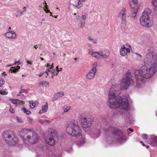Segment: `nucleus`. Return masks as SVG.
<instances>
[{
  "mask_svg": "<svg viewBox=\"0 0 157 157\" xmlns=\"http://www.w3.org/2000/svg\"><path fill=\"white\" fill-rule=\"evenodd\" d=\"M57 137H49L44 138L45 140L46 143L49 145L53 146L55 144L56 139Z\"/></svg>",
  "mask_w": 157,
  "mask_h": 157,
  "instance_id": "obj_14",
  "label": "nucleus"
},
{
  "mask_svg": "<svg viewBox=\"0 0 157 157\" xmlns=\"http://www.w3.org/2000/svg\"><path fill=\"white\" fill-rule=\"evenodd\" d=\"M152 3V5L155 7H157V0H153Z\"/></svg>",
  "mask_w": 157,
  "mask_h": 157,
  "instance_id": "obj_37",
  "label": "nucleus"
},
{
  "mask_svg": "<svg viewBox=\"0 0 157 157\" xmlns=\"http://www.w3.org/2000/svg\"><path fill=\"white\" fill-rule=\"evenodd\" d=\"M156 58V54L153 52H151L147 54L144 60V65L148 67H152L153 65V68L154 69L155 67H157Z\"/></svg>",
  "mask_w": 157,
  "mask_h": 157,
  "instance_id": "obj_7",
  "label": "nucleus"
},
{
  "mask_svg": "<svg viewBox=\"0 0 157 157\" xmlns=\"http://www.w3.org/2000/svg\"><path fill=\"white\" fill-rule=\"evenodd\" d=\"M87 45L89 47H91L92 46V44L90 43H88L87 44Z\"/></svg>",
  "mask_w": 157,
  "mask_h": 157,
  "instance_id": "obj_52",
  "label": "nucleus"
},
{
  "mask_svg": "<svg viewBox=\"0 0 157 157\" xmlns=\"http://www.w3.org/2000/svg\"><path fill=\"white\" fill-rule=\"evenodd\" d=\"M19 61H16L13 64H11V65H9V66H11L12 65H14V64H19Z\"/></svg>",
  "mask_w": 157,
  "mask_h": 157,
  "instance_id": "obj_48",
  "label": "nucleus"
},
{
  "mask_svg": "<svg viewBox=\"0 0 157 157\" xmlns=\"http://www.w3.org/2000/svg\"><path fill=\"white\" fill-rule=\"evenodd\" d=\"M82 139L80 140H79L77 142V144L78 146L80 147L83 145L85 143L86 141H85V138L84 137H82V136H80Z\"/></svg>",
  "mask_w": 157,
  "mask_h": 157,
  "instance_id": "obj_20",
  "label": "nucleus"
},
{
  "mask_svg": "<svg viewBox=\"0 0 157 157\" xmlns=\"http://www.w3.org/2000/svg\"><path fill=\"white\" fill-rule=\"evenodd\" d=\"M21 101V102H20V104L21 103L22 104H24V102L23 101Z\"/></svg>",
  "mask_w": 157,
  "mask_h": 157,
  "instance_id": "obj_60",
  "label": "nucleus"
},
{
  "mask_svg": "<svg viewBox=\"0 0 157 157\" xmlns=\"http://www.w3.org/2000/svg\"><path fill=\"white\" fill-rule=\"evenodd\" d=\"M132 2L133 4H133L134 6H136L137 4V0H132Z\"/></svg>",
  "mask_w": 157,
  "mask_h": 157,
  "instance_id": "obj_42",
  "label": "nucleus"
},
{
  "mask_svg": "<svg viewBox=\"0 0 157 157\" xmlns=\"http://www.w3.org/2000/svg\"><path fill=\"white\" fill-rule=\"evenodd\" d=\"M144 146H146L147 148H149V147L148 145H145Z\"/></svg>",
  "mask_w": 157,
  "mask_h": 157,
  "instance_id": "obj_64",
  "label": "nucleus"
},
{
  "mask_svg": "<svg viewBox=\"0 0 157 157\" xmlns=\"http://www.w3.org/2000/svg\"><path fill=\"white\" fill-rule=\"evenodd\" d=\"M4 83L5 81L4 79L1 78H0V86H2Z\"/></svg>",
  "mask_w": 157,
  "mask_h": 157,
  "instance_id": "obj_36",
  "label": "nucleus"
},
{
  "mask_svg": "<svg viewBox=\"0 0 157 157\" xmlns=\"http://www.w3.org/2000/svg\"><path fill=\"white\" fill-rule=\"evenodd\" d=\"M99 53L97 52H92L91 55L92 56L95 57L97 58H99Z\"/></svg>",
  "mask_w": 157,
  "mask_h": 157,
  "instance_id": "obj_30",
  "label": "nucleus"
},
{
  "mask_svg": "<svg viewBox=\"0 0 157 157\" xmlns=\"http://www.w3.org/2000/svg\"><path fill=\"white\" fill-rule=\"evenodd\" d=\"M99 58H106L109 56V53L106 54H105L103 53L102 52H101L99 53Z\"/></svg>",
  "mask_w": 157,
  "mask_h": 157,
  "instance_id": "obj_25",
  "label": "nucleus"
},
{
  "mask_svg": "<svg viewBox=\"0 0 157 157\" xmlns=\"http://www.w3.org/2000/svg\"><path fill=\"white\" fill-rule=\"evenodd\" d=\"M128 129L131 132H133V129H132V128H128Z\"/></svg>",
  "mask_w": 157,
  "mask_h": 157,
  "instance_id": "obj_54",
  "label": "nucleus"
},
{
  "mask_svg": "<svg viewBox=\"0 0 157 157\" xmlns=\"http://www.w3.org/2000/svg\"><path fill=\"white\" fill-rule=\"evenodd\" d=\"M21 110L23 111L24 113L28 115H29L31 114L30 111L29 110L26 109V108L24 107H23Z\"/></svg>",
  "mask_w": 157,
  "mask_h": 157,
  "instance_id": "obj_27",
  "label": "nucleus"
},
{
  "mask_svg": "<svg viewBox=\"0 0 157 157\" xmlns=\"http://www.w3.org/2000/svg\"><path fill=\"white\" fill-rule=\"evenodd\" d=\"M141 137L144 139H147L148 136L146 134H143L141 135Z\"/></svg>",
  "mask_w": 157,
  "mask_h": 157,
  "instance_id": "obj_38",
  "label": "nucleus"
},
{
  "mask_svg": "<svg viewBox=\"0 0 157 157\" xmlns=\"http://www.w3.org/2000/svg\"><path fill=\"white\" fill-rule=\"evenodd\" d=\"M44 4L46 5L45 6L46 7V9H45L44 8V10L45 11V12H46L47 13H51L50 16H52L53 17V16L52 15V13L50 12L49 10L48 9V6L47 5V3L45 1H44Z\"/></svg>",
  "mask_w": 157,
  "mask_h": 157,
  "instance_id": "obj_29",
  "label": "nucleus"
},
{
  "mask_svg": "<svg viewBox=\"0 0 157 157\" xmlns=\"http://www.w3.org/2000/svg\"><path fill=\"white\" fill-rule=\"evenodd\" d=\"M138 12V10H137V8L134 10H133V13L131 14V16L133 19H134L135 18V17L137 14V12Z\"/></svg>",
  "mask_w": 157,
  "mask_h": 157,
  "instance_id": "obj_28",
  "label": "nucleus"
},
{
  "mask_svg": "<svg viewBox=\"0 0 157 157\" xmlns=\"http://www.w3.org/2000/svg\"><path fill=\"white\" fill-rule=\"evenodd\" d=\"M94 66L92 68L90 71L86 75V78L89 80L93 79L94 77L97 72L96 66H97V63L95 62L94 63Z\"/></svg>",
  "mask_w": 157,
  "mask_h": 157,
  "instance_id": "obj_13",
  "label": "nucleus"
},
{
  "mask_svg": "<svg viewBox=\"0 0 157 157\" xmlns=\"http://www.w3.org/2000/svg\"><path fill=\"white\" fill-rule=\"evenodd\" d=\"M64 95V93L63 91L58 92L55 94L53 97V101H55L58 100L60 97H61Z\"/></svg>",
  "mask_w": 157,
  "mask_h": 157,
  "instance_id": "obj_18",
  "label": "nucleus"
},
{
  "mask_svg": "<svg viewBox=\"0 0 157 157\" xmlns=\"http://www.w3.org/2000/svg\"><path fill=\"white\" fill-rule=\"evenodd\" d=\"M150 139L151 145L154 146H157V136H152Z\"/></svg>",
  "mask_w": 157,
  "mask_h": 157,
  "instance_id": "obj_19",
  "label": "nucleus"
},
{
  "mask_svg": "<svg viewBox=\"0 0 157 157\" xmlns=\"http://www.w3.org/2000/svg\"><path fill=\"white\" fill-rule=\"evenodd\" d=\"M27 63H29V64H32V63H31V62H29V61H27Z\"/></svg>",
  "mask_w": 157,
  "mask_h": 157,
  "instance_id": "obj_63",
  "label": "nucleus"
},
{
  "mask_svg": "<svg viewBox=\"0 0 157 157\" xmlns=\"http://www.w3.org/2000/svg\"><path fill=\"white\" fill-rule=\"evenodd\" d=\"M88 39L91 41L93 43H96L97 42V39H95V40H94L92 38H91V37L90 36H89L88 37Z\"/></svg>",
  "mask_w": 157,
  "mask_h": 157,
  "instance_id": "obj_35",
  "label": "nucleus"
},
{
  "mask_svg": "<svg viewBox=\"0 0 157 157\" xmlns=\"http://www.w3.org/2000/svg\"><path fill=\"white\" fill-rule=\"evenodd\" d=\"M79 118L81 121V124L83 128H86L91 126L93 119L92 117L87 118L85 117L83 114H81Z\"/></svg>",
  "mask_w": 157,
  "mask_h": 157,
  "instance_id": "obj_10",
  "label": "nucleus"
},
{
  "mask_svg": "<svg viewBox=\"0 0 157 157\" xmlns=\"http://www.w3.org/2000/svg\"><path fill=\"white\" fill-rule=\"evenodd\" d=\"M137 86L138 87H140L142 86L143 84V79L141 78L136 79Z\"/></svg>",
  "mask_w": 157,
  "mask_h": 157,
  "instance_id": "obj_21",
  "label": "nucleus"
},
{
  "mask_svg": "<svg viewBox=\"0 0 157 157\" xmlns=\"http://www.w3.org/2000/svg\"><path fill=\"white\" fill-rule=\"evenodd\" d=\"M2 137L6 143L12 145H15L17 142V138L14 135H11L7 131L3 132Z\"/></svg>",
  "mask_w": 157,
  "mask_h": 157,
  "instance_id": "obj_9",
  "label": "nucleus"
},
{
  "mask_svg": "<svg viewBox=\"0 0 157 157\" xmlns=\"http://www.w3.org/2000/svg\"><path fill=\"white\" fill-rule=\"evenodd\" d=\"M10 111L12 113H14V110L11 108L10 109Z\"/></svg>",
  "mask_w": 157,
  "mask_h": 157,
  "instance_id": "obj_51",
  "label": "nucleus"
},
{
  "mask_svg": "<svg viewBox=\"0 0 157 157\" xmlns=\"http://www.w3.org/2000/svg\"><path fill=\"white\" fill-rule=\"evenodd\" d=\"M129 5L131 8L134 9L135 8V6L133 4H130V2L129 3Z\"/></svg>",
  "mask_w": 157,
  "mask_h": 157,
  "instance_id": "obj_46",
  "label": "nucleus"
},
{
  "mask_svg": "<svg viewBox=\"0 0 157 157\" xmlns=\"http://www.w3.org/2000/svg\"><path fill=\"white\" fill-rule=\"evenodd\" d=\"M44 73H41L40 74V75H39V76H42V75H43L44 74Z\"/></svg>",
  "mask_w": 157,
  "mask_h": 157,
  "instance_id": "obj_61",
  "label": "nucleus"
},
{
  "mask_svg": "<svg viewBox=\"0 0 157 157\" xmlns=\"http://www.w3.org/2000/svg\"><path fill=\"white\" fill-rule=\"evenodd\" d=\"M10 101L12 103L14 104H20V102H21L19 99H11Z\"/></svg>",
  "mask_w": 157,
  "mask_h": 157,
  "instance_id": "obj_26",
  "label": "nucleus"
},
{
  "mask_svg": "<svg viewBox=\"0 0 157 157\" xmlns=\"http://www.w3.org/2000/svg\"><path fill=\"white\" fill-rule=\"evenodd\" d=\"M29 122H31L33 121V119L31 118H29Z\"/></svg>",
  "mask_w": 157,
  "mask_h": 157,
  "instance_id": "obj_56",
  "label": "nucleus"
},
{
  "mask_svg": "<svg viewBox=\"0 0 157 157\" xmlns=\"http://www.w3.org/2000/svg\"><path fill=\"white\" fill-rule=\"evenodd\" d=\"M53 63H52V64L51 65V67L49 68V69H52L53 67Z\"/></svg>",
  "mask_w": 157,
  "mask_h": 157,
  "instance_id": "obj_53",
  "label": "nucleus"
},
{
  "mask_svg": "<svg viewBox=\"0 0 157 157\" xmlns=\"http://www.w3.org/2000/svg\"><path fill=\"white\" fill-rule=\"evenodd\" d=\"M151 10L149 8H146L143 12L142 16L140 18V22L142 26L149 27L152 25V22L150 18Z\"/></svg>",
  "mask_w": 157,
  "mask_h": 157,
  "instance_id": "obj_5",
  "label": "nucleus"
},
{
  "mask_svg": "<svg viewBox=\"0 0 157 157\" xmlns=\"http://www.w3.org/2000/svg\"><path fill=\"white\" fill-rule=\"evenodd\" d=\"M20 68V67L17 66L16 67H12L10 69V70L12 71V72L15 73L18 71L19 69Z\"/></svg>",
  "mask_w": 157,
  "mask_h": 157,
  "instance_id": "obj_23",
  "label": "nucleus"
},
{
  "mask_svg": "<svg viewBox=\"0 0 157 157\" xmlns=\"http://www.w3.org/2000/svg\"><path fill=\"white\" fill-rule=\"evenodd\" d=\"M34 48H35L36 49L37 48V45H36L34 46Z\"/></svg>",
  "mask_w": 157,
  "mask_h": 157,
  "instance_id": "obj_59",
  "label": "nucleus"
},
{
  "mask_svg": "<svg viewBox=\"0 0 157 157\" xmlns=\"http://www.w3.org/2000/svg\"><path fill=\"white\" fill-rule=\"evenodd\" d=\"M23 11H20V10H18L17 11L18 14H20V15H21L23 13Z\"/></svg>",
  "mask_w": 157,
  "mask_h": 157,
  "instance_id": "obj_45",
  "label": "nucleus"
},
{
  "mask_svg": "<svg viewBox=\"0 0 157 157\" xmlns=\"http://www.w3.org/2000/svg\"><path fill=\"white\" fill-rule=\"evenodd\" d=\"M42 112H46L48 109V103L47 102H46L45 105H43L42 107Z\"/></svg>",
  "mask_w": 157,
  "mask_h": 157,
  "instance_id": "obj_24",
  "label": "nucleus"
},
{
  "mask_svg": "<svg viewBox=\"0 0 157 157\" xmlns=\"http://www.w3.org/2000/svg\"><path fill=\"white\" fill-rule=\"evenodd\" d=\"M48 71L49 72H51L55 76L57 75L58 73L59 72V71H57L55 69H54L52 71H50L49 70Z\"/></svg>",
  "mask_w": 157,
  "mask_h": 157,
  "instance_id": "obj_33",
  "label": "nucleus"
},
{
  "mask_svg": "<svg viewBox=\"0 0 157 157\" xmlns=\"http://www.w3.org/2000/svg\"><path fill=\"white\" fill-rule=\"evenodd\" d=\"M6 36L9 39H14L16 37V34L13 31H10L6 33Z\"/></svg>",
  "mask_w": 157,
  "mask_h": 157,
  "instance_id": "obj_16",
  "label": "nucleus"
},
{
  "mask_svg": "<svg viewBox=\"0 0 157 157\" xmlns=\"http://www.w3.org/2000/svg\"><path fill=\"white\" fill-rule=\"evenodd\" d=\"M86 17L85 15H82V18L83 20H85L86 19Z\"/></svg>",
  "mask_w": 157,
  "mask_h": 157,
  "instance_id": "obj_47",
  "label": "nucleus"
},
{
  "mask_svg": "<svg viewBox=\"0 0 157 157\" xmlns=\"http://www.w3.org/2000/svg\"><path fill=\"white\" fill-rule=\"evenodd\" d=\"M101 128V125H98L97 126L96 129L92 130L90 128H86L85 130L86 132L90 134L92 138L95 139L98 138L100 136Z\"/></svg>",
  "mask_w": 157,
  "mask_h": 157,
  "instance_id": "obj_11",
  "label": "nucleus"
},
{
  "mask_svg": "<svg viewBox=\"0 0 157 157\" xmlns=\"http://www.w3.org/2000/svg\"><path fill=\"white\" fill-rule=\"evenodd\" d=\"M140 72V69L139 70H135L134 71V73L136 79L141 78Z\"/></svg>",
  "mask_w": 157,
  "mask_h": 157,
  "instance_id": "obj_22",
  "label": "nucleus"
},
{
  "mask_svg": "<svg viewBox=\"0 0 157 157\" xmlns=\"http://www.w3.org/2000/svg\"><path fill=\"white\" fill-rule=\"evenodd\" d=\"M140 143L141 144H142V145L143 146H145V144H144V142L142 141H140Z\"/></svg>",
  "mask_w": 157,
  "mask_h": 157,
  "instance_id": "obj_55",
  "label": "nucleus"
},
{
  "mask_svg": "<svg viewBox=\"0 0 157 157\" xmlns=\"http://www.w3.org/2000/svg\"><path fill=\"white\" fill-rule=\"evenodd\" d=\"M152 67H148L144 65L140 68V76L145 78H151L157 71V67H155L153 68Z\"/></svg>",
  "mask_w": 157,
  "mask_h": 157,
  "instance_id": "obj_6",
  "label": "nucleus"
},
{
  "mask_svg": "<svg viewBox=\"0 0 157 157\" xmlns=\"http://www.w3.org/2000/svg\"><path fill=\"white\" fill-rule=\"evenodd\" d=\"M117 86L116 84H113L110 89L108 95V105L111 109H115L121 106L124 110L128 111L129 107L128 101L126 98H122L116 95L115 92L118 90Z\"/></svg>",
  "mask_w": 157,
  "mask_h": 157,
  "instance_id": "obj_1",
  "label": "nucleus"
},
{
  "mask_svg": "<svg viewBox=\"0 0 157 157\" xmlns=\"http://www.w3.org/2000/svg\"><path fill=\"white\" fill-rule=\"evenodd\" d=\"M85 25V22H81V25L80 26V27L81 28H83L84 27Z\"/></svg>",
  "mask_w": 157,
  "mask_h": 157,
  "instance_id": "obj_43",
  "label": "nucleus"
},
{
  "mask_svg": "<svg viewBox=\"0 0 157 157\" xmlns=\"http://www.w3.org/2000/svg\"><path fill=\"white\" fill-rule=\"evenodd\" d=\"M66 131L69 134L73 136H79L82 133V130L78 123L75 120L72 121L68 124Z\"/></svg>",
  "mask_w": 157,
  "mask_h": 157,
  "instance_id": "obj_4",
  "label": "nucleus"
},
{
  "mask_svg": "<svg viewBox=\"0 0 157 157\" xmlns=\"http://www.w3.org/2000/svg\"><path fill=\"white\" fill-rule=\"evenodd\" d=\"M16 119L18 122H22V120L20 118H19L18 117H16Z\"/></svg>",
  "mask_w": 157,
  "mask_h": 157,
  "instance_id": "obj_44",
  "label": "nucleus"
},
{
  "mask_svg": "<svg viewBox=\"0 0 157 157\" xmlns=\"http://www.w3.org/2000/svg\"><path fill=\"white\" fill-rule=\"evenodd\" d=\"M119 17L121 19V28H124L126 25V10L124 9L121 10L118 14Z\"/></svg>",
  "mask_w": 157,
  "mask_h": 157,
  "instance_id": "obj_12",
  "label": "nucleus"
},
{
  "mask_svg": "<svg viewBox=\"0 0 157 157\" xmlns=\"http://www.w3.org/2000/svg\"><path fill=\"white\" fill-rule=\"evenodd\" d=\"M122 83L121 86V90H126L131 84H133V80L131 75V73L128 71L122 80Z\"/></svg>",
  "mask_w": 157,
  "mask_h": 157,
  "instance_id": "obj_8",
  "label": "nucleus"
},
{
  "mask_svg": "<svg viewBox=\"0 0 157 157\" xmlns=\"http://www.w3.org/2000/svg\"><path fill=\"white\" fill-rule=\"evenodd\" d=\"M45 120H40L39 121V122H40V123L41 124H43L45 123Z\"/></svg>",
  "mask_w": 157,
  "mask_h": 157,
  "instance_id": "obj_49",
  "label": "nucleus"
},
{
  "mask_svg": "<svg viewBox=\"0 0 157 157\" xmlns=\"http://www.w3.org/2000/svg\"><path fill=\"white\" fill-rule=\"evenodd\" d=\"M120 50V52L121 55L124 56L126 55L128 52L129 53L130 52L129 48H126L124 45Z\"/></svg>",
  "mask_w": 157,
  "mask_h": 157,
  "instance_id": "obj_15",
  "label": "nucleus"
},
{
  "mask_svg": "<svg viewBox=\"0 0 157 157\" xmlns=\"http://www.w3.org/2000/svg\"><path fill=\"white\" fill-rule=\"evenodd\" d=\"M73 5L76 6V7L77 8L79 9L82 6L83 4L82 3L81 0H78V5L77 6H76L75 5Z\"/></svg>",
  "mask_w": 157,
  "mask_h": 157,
  "instance_id": "obj_32",
  "label": "nucleus"
},
{
  "mask_svg": "<svg viewBox=\"0 0 157 157\" xmlns=\"http://www.w3.org/2000/svg\"><path fill=\"white\" fill-rule=\"evenodd\" d=\"M49 137H57V133L52 128H50L48 129Z\"/></svg>",
  "mask_w": 157,
  "mask_h": 157,
  "instance_id": "obj_17",
  "label": "nucleus"
},
{
  "mask_svg": "<svg viewBox=\"0 0 157 157\" xmlns=\"http://www.w3.org/2000/svg\"><path fill=\"white\" fill-rule=\"evenodd\" d=\"M29 102L31 108H33L35 107L36 104L35 102H31L30 101H29Z\"/></svg>",
  "mask_w": 157,
  "mask_h": 157,
  "instance_id": "obj_39",
  "label": "nucleus"
},
{
  "mask_svg": "<svg viewBox=\"0 0 157 157\" xmlns=\"http://www.w3.org/2000/svg\"><path fill=\"white\" fill-rule=\"evenodd\" d=\"M6 90L7 89H6L4 90H1L0 91V93L2 95H6L8 94V92Z\"/></svg>",
  "mask_w": 157,
  "mask_h": 157,
  "instance_id": "obj_31",
  "label": "nucleus"
},
{
  "mask_svg": "<svg viewBox=\"0 0 157 157\" xmlns=\"http://www.w3.org/2000/svg\"><path fill=\"white\" fill-rule=\"evenodd\" d=\"M42 85H45V86H47V85H49V82L47 81H44L42 82H41Z\"/></svg>",
  "mask_w": 157,
  "mask_h": 157,
  "instance_id": "obj_40",
  "label": "nucleus"
},
{
  "mask_svg": "<svg viewBox=\"0 0 157 157\" xmlns=\"http://www.w3.org/2000/svg\"><path fill=\"white\" fill-rule=\"evenodd\" d=\"M20 136L25 142L35 144L39 141L38 136L35 132L28 129H23L20 132Z\"/></svg>",
  "mask_w": 157,
  "mask_h": 157,
  "instance_id": "obj_3",
  "label": "nucleus"
},
{
  "mask_svg": "<svg viewBox=\"0 0 157 157\" xmlns=\"http://www.w3.org/2000/svg\"><path fill=\"white\" fill-rule=\"evenodd\" d=\"M70 109V108H69V107H67L66 109H65L64 111V113H65V112H67L68 110H69Z\"/></svg>",
  "mask_w": 157,
  "mask_h": 157,
  "instance_id": "obj_50",
  "label": "nucleus"
},
{
  "mask_svg": "<svg viewBox=\"0 0 157 157\" xmlns=\"http://www.w3.org/2000/svg\"><path fill=\"white\" fill-rule=\"evenodd\" d=\"M27 90L24 89H22L21 90L20 93V94H22L23 93H27Z\"/></svg>",
  "mask_w": 157,
  "mask_h": 157,
  "instance_id": "obj_41",
  "label": "nucleus"
},
{
  "mask_svg": "<svg viewBox=\"0 0 157 157\" xmlns=\"http://www.w3.org/2000/svg\"><path fill=\"white\" fill-rule=\"evenodd\" d=\"M104 133L107 135L110 136L112 137V140L113 142L117 141L123 143L125 141L126 138L123 135L120 130L115 127H110L108 128H104Z\"/></svg>",
  "mask_w": 157,
  "mask_h": 157,
  "instance_id": "obj_2",
  "label": "nucleus"
},
{
  "mask_svg": "<svg viewBox=\"0 0 157 157\" xmlns=\"http://www.w3.org/2000/svg\"><path fill=\"white\" fill-rule=\"evenodd\" d=\"M39 147L42 150L45 151L47 149L46 144H42Z\"/></svg>",
  "mask_w": 157,
  "mask_h": 157,
  "instance_id": "obj_34",
  "label": "nucleus"
},
{
  "mask_svg": "<svg viewBox=\"0 0 157 157\" xmlns=\"http://www.w3.org/2000/svg\"><path fill=\"white\" fill-rule=\"evenodd\" d=\"M4 75V76H5L6 75V74L5 72H4L3 73H2V75Z\"/></svg>",
  "mask_w": 157,
  "mask_h": 157,
  "instance_id": "obj_57",
  "label": "nucleus"
},
{
  "mask_svg": "<svg viewBox=\"0 0 157 157\" xmlns=\"http://www.w3.org/2000/svg\"><path fill=\"white\" fill-rule=\"evenodd\" d=\"M45 122H47L48 123H49L50 122V121L47 120H45Z\"/></svg>",
  "mask_w": 157,
  "mask_h": 157,
  "instance_id": "obj_58",
  "label": "nucleus"
},
{
  "mask_svg": "<svg viewBox=\"0 0 157 157\" xmlns=\"http://www.w3.org/2000/svg\"><path fill=\"white\" fill-rule=\"evenodd\" d=\"M57 71H59V68H58V66H57L56 67V69Z\"/></svg>",
  "mask_w": 157,
  "mask_h": 157,
  "instance_id": "obj_62",
  "label": "nucleus"
}]
</instances>
